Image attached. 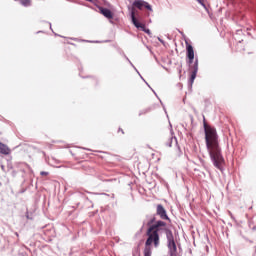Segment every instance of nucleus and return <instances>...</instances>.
Here are the masks:
<instances>
[{"mask_svg": "<svg viewBox=\"0 0 256 256\" xmlns=\"http://www.w3.org/2000/svg\"><path fill=\"white\" fill-rule=\"evenodd\" d=\"M190 71H191V75H190L189 83L190 85H193V83H195V79L197 78V72L199 71V59L196 58L194 64L190 65Z\"/></svg>", "mask_w": 256, "mask_h": 256, "instance_id": "20e7f679", "label": "nucleus"}, {"mask_svg": "<svg viewBox=\"0 0 256 256\" xmlns=\"http://www.w3.org/2000/svg\"><path fill=\"white\" fill-rule=\"evenodd\" d=\"M100 11H101L102 15H104V17H106V19H113V12H111V10H109L107 8H100Z\"/></svg>", "mask_w": 256, "mask_h": 256, "instance_id": "6e6552de", "label": "nucleus"}, {"mask_svg": "<svg viewBox=\"0 0 256 256\" xmlns=\"http://www.w3.org/2000/svg\"><path fill=\"white\" fill-rule=\"evenodd\" d=\"M20 3L24 7H31V0H20Z\"/></svg>", "mask_w": 256, "mask_h": 256, "instance_id": "9b49d317", "label": "nucleus"}, {"mask_svg": "<svg viewBox=\"0 0 256 256\" xmlns=\"http://www.w3.org/2000/svg\"><path fill=\"white\" fill-rule=\"evenodd\" d=\"M186 45V57L188 59V65H193V61L195 60V50L193 46L189 44L188 41L185 42Z\"/></svg>", "mask_w": 256, "mask_h": 256, "instance_id": "39448f33", "label": "nucleus"}, {"mask_svg": "<svg viewBox=\"0 0 256 256\" xmlns=\"http://www.w3.org/2000/svg\"><path fill=\"white\" fill-rule=\"evenodd\" d=\"M205 141L209 155L214 163V166L220 171L223 169V155H221V147H219V136L217 130L204 122Z\"/></svg>", "mask_w": 256, "mask_h": 256, "instance_id": "f03ea898", "label": "nucleus"}, {"mask_svg": "<svg viewBox=\"0 0 256 256\" xmlns=\"http://www.w3.org/2000/svg\"><path fill=\"white\" fill-rule=\"evenodd\" d=\"M40 174L42 175V177H47V175H49V172L42 171Z\"/></svg>", "mask_w": 256, "mask_h": 256, "instance_id": "ddd939ff", "label": "nucleus"}, {"mask_svg": "<svg viewBox=\"0 0 256 256\" xmlns=\"http://www.w3.org/2000/svg\"><path fill=\"white\" fill-rule=\"evenodd\" d=\"M156 215H159L160 219L163 221H169V216H167V210H165V207L163 205L158 204L156 208Z\"/></svg>", "mask_w": 256, "mask_h": 256, "instance_id": "423d86ee", "label": "nucleus"}, {"mask_svg": "<svg viewBox=\"0 0 256 256\" xmlns=\"http://www.w3.org/2000/svg\"><path fill=\"white\" fill-rule=\"evenodd\" d=\"M0 153L2 155H9V153H11V149H9L7 145L0 142Z\"/></svg>", "mask_w": 256, "mask_h": 256, "instance_id": "1a4fd4ad", "label": "nucleus"}, {"mask_svg": "<svg viewBox=\"0 0 256 256\" xmlns=\"http://www.w3.org/2000/svg\"><path fill=\"white\" fill-rule=\"evenodd\" d=\"M86 1H90V2H91V1H93V0H86Z\"/></svg>", "mask_w": 256, "mask_h": 256, "instance_id": "2eb2a0df", "label": "nucleus"}, {"mask_svg": "<svg viewBox=\"0 0 256 256\" xmlns=\"http://www.w3.org/2000/svg\"><path fill=\"white\" fill-rule=\"evenodd\" d=\"M143 7H145V9H148V11H153V8L146 1L134 0V2L132 4V10H131V19H132L133 25L137 29H142V31H145L146 33H149V30H145V24H142L139 21H137V18L135 17V15L137 13L135 11V9H139V11H143Z\"/></svg>", "mask_w": 256, "mask_h": 256, "instance_id": "7ed1b4c3", "label": "nucleus"}, {"mask_svg": "<svg viewBox=\"0 0 256 256\" xmlns=\"http://www.w3.org/2000/svg\"><path fill=\"white\" fill-rule=\"evenodd\" d=\"M168 249L174 251V253L177 252V244H175V240H170L168 242Z\"/></svg>", "mask_w": 256, "mask_h": 256, "instance_id": "9d476101", "label": "nucleus"}, {"mask_svg": "<svg viewBox=\"0 0 256 256\" xmlns=\"http://www.w3.org/2000/svg\"><path fill=\"white\" fill-rule=\"evenodd\" d=\"M148 229L146 231V241L144 246V256H151L153 247L157 249L159 245H161V233H163V230L165 227H167V223L164 221L158 220L156 221L155 217H152L147 222Z\"/></svg>", "mask_w": 256, "mask_h": 256, "instance_id": "f257e3e1", "label": "nucleus"}, {"mask_svg": "<svg viewBox=\"0 0 256 256\" xmlns=\"http://www.w3.org/2000/svg\"><path fill=\"white\" fill-rule=\"evenodd\" d=\"M119 133H122V135H125V132L123 131V129L119 128Z\"/></svg>", "mask_w": 256, "mask_h": 256, "instance_id": "4468645a", "label": "nucleus"}, {"mask_svg": "<svg viewBox=\"0 0 256 256\" xmlns=\"http://www.w3.org/2000/svg\"><path fill=\"white\" fill-rule=\"evenodd\" d=\"M163 231L165 232L166 234V239L167 241H175V237L173 236V232L167 228V226L164 227Z\"/></svg>", "mask_w": 256, "mask_h": 256, "instance_id": "0eeeda50", "label": "nucleus"}, {"mask_svg": "<svg viewBox=\"0 0 256 256\" xmlns=\"http://www.w3.org/2000/svg\"><path fill=\"white\" fill-rule=\"evenodd\" d=\"M197 3H199L200 5H203V7H205V0H196Z\"/></svg>", "mask_w": 256, "mask_h": 256, "instance_id": "f8f14e48", "label": "nucleus"}]
</instances>
